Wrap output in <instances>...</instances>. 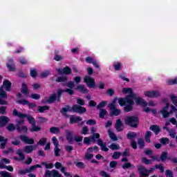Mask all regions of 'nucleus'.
I'll list each match as a JSON object with an SVG mask.
<instances>
[{"label": "nucleus", "mask_w": 177, "mask_h": 177, "mask_svg": "<svg viewBox=\"0 0 177 177\" xmlns=\"http://www.w3.org/2000/svg\"><path fill=\"white\" fill-rule=\"evenodd\" d=\"M122 93H123L124 95H128L125 98H118V102L121 106H125L124 107V111H126L127 113H129V111H132L133 109V106L135 104L133 97L136 94L133 93V91L131 88H124L122 90Z\"/></svg>", "instance_id": "nucleus-1"}, {"label": "nucleus", "mask_w": 177, "mask_h": 177, "mask_svg": "<svg viewBox=\"0 0 177 177\" xmlns=\"http://www.w3.org/2000/svg\"><path fill=\"white\" fill-rule=\"evenodd\" d=\"M10 88H12V82L8 80H4L2 86L0 88V104H8V102L5 100L8 98L5 91L10 92ZM3 89H5V91H3Z\"/></svg>", "instance_id": "nucleus-2"}, {"label": "nucleus", "mask_w": 177, "mask_h": 177, "mask_svg": "<svg viewBox=\"0 0 177 177\" xmlns=\"http://www.w3.org/2000/svg\"><path fill=\"white\" fill-rule=\"evenodd\" d=\"M67 111H73L74 113L82 114L83 113L86 112V109L79 105H73L72 109H70V106H66L65 108H62V109L61 110V113H62L64 115H66V113H67Z\"/></svg>", "instance_id": "nucleus-3"}, {"label": "nucleus", "mask_w": 177, "mask_h": 177, "mask_svg": "<svg viewBox=\"0 0 177 177\" xmlns=\"http://www.w3.org/2000/svg\"><path fill=\"white\" fill-rule=\"evenodd\" d=\"M12 115H14L15 117H18L19 118H27L29 124H30V125H35V119L32 117V116H28L27 115V114L26 113H23L21 112L17 111V110H14L12 112Z\"/></svg>", "instance_id": "nucleus-4"}, {"label": "nucleus", "mask_w": 177, "mask_h": 177, "mask_svg": "<svg viewBox=\"0 0 177 177\" xmlns=\"http://www.w3.org/2000/svg\"><path fill=\"white\" fill-rule=\"evenodd\" d=\"M124 124L136 128V127H138V124H139V119L134 116H126L124 118Z\"/></svg>", "instance_id": "nucleus-5"}, {"label": "nucleus", "mask_w": 177, "mask_h": 177, "mask_svg": "<svg viewBox=\"0 0 177 177\" xmlns=\"http://www.w3.org/2000/svg\"><path fill=\"white\" fill-rule=\"evenodd\" d=\"M99 138H100V134L99 133H93V136L91 137H85L84 138V145H89L91 143H96V139L99 140Z\"/></svg>", "instance_id": "nucleus-6"}, {"label": "nucleus", "mask_w": 177, "mask_h": 177, "mask_svg": "<svg viewBox=\"0 0 177 177\" xmlns=\"http://www.w3.org/2000/svg\"><path fill=\"white\" fill-rule=\"evenodd\" d=\"M55 100H57L58 102H60V97H59V95L57 94H53L50 97H44V99H43L41 100V103H53L55 102Z\"/></svg>", "instance_id": "nucleus-7"}, {"label": "nucleus", "mask_w": 177, "mask_h": 177, "mask_svg": "<svg viewBox=\"0 0 177 177\" xmlns=\"http://www.w3.org/2000/svg\"><path fill=\"white\" fill-rule=\"evenodd\" d=\"M165 106L162 108L160 111V114H162L163 118H168L171 113L168 112V109L169 108V103L167 100H164Z\"/></svg>", "instance_id": "nucleus-8"}, {"label": "nucleus", "mask_w": 177, "mask_h": 177, "mask_svg": "<svg viewBox=\"0 0 177 177\" xmlns=\"http://www.w3.org/2000/svg\"><path fill=\"white\" fill-rule=\"evenodd\" d=\"M138 171H139L140 177H147V176H149V174H150V172H153V171H154V169L151 168V169L147 170L144 167L139 166Z\"/></svg>", "instance_id": "nucleus-9"}, {"label": "nucleus", "mask_w": 177, "mask_h": 177, "mask_svg": "<svg viewBox=\"0 0 177 177\" xmlns=\"http://www.w3.org/2000/svg\"><path fill=\"white\" fill-rule=\"evenodd\" d=\"M37 168H41V167L39 165H33L27 169H20L19 171V173L20 175H26V174H30V172H32V171H35Z\"/></svg>", "instance_id": "nucleus-10"}, {"label": "nucleus", "mask_w": 177, "mask_h": 177, "mask_svg": "<svg viewBox=\"0 0 177 177\" xmlns=\"http://www.w3.org/2000/svg\"><path fill=\"white\" fill-rule=\"evenodd\" d=\"M133 100L136 102V104H139L140 106H142V107H146L147 106V102H146V100L143 99L142 97L136 95L133 98Z\"/></svg>", "instance_id": "nucleus-11"}, {"label": "nucleus", "mask_w": 177, "mask_h": 177, "mask_svg": "<svg viewBox=\"0 0 177 177\" xmlns=\"http://www.w3.org/2000/svg\"><path fill=\"white\" fill-rule=\"evenodd\" d=\"M21 124H24V120H21L19 121H17L16 129L18 132H27L28 131V128L26 126H23Z\"/></svg>", "instance_id": "nucleus-12"}, {"label": "nucleus", "mask_w": 177, "mask_h": 177, "mask_svg": "<svg viewBox=\"0 0 177 177\" xmlns=\"http://www.w3.org/2000/svg\"><path fill=\"white\" fill-rule=\"evenodd\" d=\"M84 82H86L88 88L96 87V84L95 83V79L92 78L91 76H86L84 77Z\"/></svg>", "instance_id": "nucleus-13"}, {"label": "nucleus", "mask_w": 177, "mask_h": 177, "mask_svg": "<svg viewBox=\"0 0 177 177\" xmlns=\"http://www.w3.org/2000/svg\"><path fill=\"white\" fill-rule=\"evenodd\" d=\"M144 95L146 97H150L153 99V97H158L160 93L158 91H145Z\"/></svg>", "instance_id": "nucleus-14"}, {"label": "nucleus", "mask_w": 177, "mask_h": 177, "mask_svg": "<svg viewBox=\"0 0 177 177\" xmlns=\"http://www.w3.org/2000/svg\"><path fill=\"white\" fill-rule=\"evenodd\" d=\"M45 176L46 177H62V174L57 171V170L53 169L52 171L50 170H46L45 172Z\"/></svg>", "instance_id": "nucleus-15"}, {"label": "nucleus", "mask_w": 177, "mask_h": 177, "mask_svg": "<svg viewBox=\"0 0 177 177\" xmlns=\"http://www.w3.org/2000/svg\"><path fill=\"white\" fill-rule=\"evenodd\" d=\"M20 139L22 142L26 143L27 145H34L35 143L34 139L30 138L27 137V136H21Z\"/></svg>", "instance_id": "nucleus-16"}, {"label": "nucleus", "mask_w": 177, "mask_h": 177, "mask_svg": "<svg viewBox=\"0 0 177 177\" xmlns=\"http://www.w3.org/2000/svg\"><path fill=\"white\" fill-rule=\"evenodd\" d=\"M20 139L22 142L26 143L27 145H34L35 143L34 139L30 138L27 137V136H21Z\"/></svg>", "instance_id": "nucleus-17"}, {"label": "nucleus", "mask_w": 177, "mask_h": 177, "mask_svg": "<svg viewBox=\"0 0 177 177\" xmlns=\"http://www.w3.org/2000/svg\"><path fill=\"white\" fill-rule=\"evenodd\" d=\"M57 71L58 74H59V75H62V74H66V75L71 74V68H70V67H68V66H66L63 69L58 68V69H57Z\"/></svg>", "instance_id": "nucleus-18"}, {"label": "nucleus", "mask_w": 177, "mask_h": 177, "mask_svg": "<svg viewBox=\"0 0 177 177\" xmlns=\"http://www.w3.org/2000/svg\"><path fill=\"white\" fill-rule=\"evenodd\" d=\"M64 92H67L68 95H73L74 94V91L70 88H67L66 90H62V89H58L57 90V95L58 97H60L62 95H63Z\"/></svg>", "instance_id": "nucleus-19"}, {"label": "nucleus", "mask_w": 177, "mask_h": 177, "mask_svg": "<svg viewBox=\"0 0 177 177\" xmlns=\"http://www.w3.org/2000/svg\"><path fill=\"white\" fill-rule=\"evenodd\" d=\"M97 145L100 146L101 150L102 151H109V148H107V145H106V143H104V142L99 138L97 140Z\"/></svg>", "instance_id": "nucleus-20"}, {"label": "nucleus", "mask_w": 177, "mask_h": 177, "mask_svg": "<svg viewBox=\"0 0 177 177\" xmlns=\"http://www.w3.org/2000/svg\"><path fill=\"white\" fill-rule=\"evenodd\" d=\"M21 93H24L25 96H28L30 95V90H28V87H27V84L23 83L21 86Z\"/></svg>", "instance_id": "nucleus-21"}, {"label": "nucleus", "mask_w": 177, "mask_h": 177, "mask_svg": "<svg viewBox=\"0 0 177 177\" xmlns=\"http://www.w3.org/2000/svg\"><path fill=\"white\" fill-rule=\"evenodd\" d=\"M115 129L118 131V132H121L124 129V124L121 122V120L118 119L116 120Z\"/></svg>", "instance_id": "nucleus-22"}, {"label": "nucleus", "mask_w": 177, "mask_h": 177, "mask_svg": "<svg viewBox=\"0 0 177 177\" xmlns=\"http://www.w3.org/2000/svg\"><path fill=\"white\" fill-rule=\"evenodd\" d=\"M80 121H82V118L80 116H76V117H75L74 115L70 116V124L80 122Z\"/></svg>", "instance_id": "nucleus-23"}, {"label": "nucleus", "mask_w": 177, "mask_h": 177, "mask_svg": "<svg viewBox=\"0 0 177 177\" xmlns=\"http://www.w3.org/2000/svg\"><path fill=\"white\" fill-rule=\"evenodd\" d=\"M108 135H109L110 139H111V140H113V142L118 140V138H117L115 134H114V133L113 132V130H111V129H108Z\"/></svg>", "instance_id": "nucleus-24"}, {"label": "nucleus", "mask_w": 177, "mask_h": 177, "mask_svg": "<svg viewBox=\"0 0 177 177\" xmlns=\"http://www.w3.org/2000/svg\"><path fill=\"white\" fill-rule=\"evenodd\" d=\"M0 149H5L6 144L8 143V139L0 136Z\"/></svg>", "instance_id": "nucleus-25"}, {"label": "nucleus", "mask_w": 177, "mask_h": 177, "mask_svg": "<svg viewBox=\"0 0 177 177\" xmlns=\"http://www.w3.org/2000/svg\"><path fill=\"white\" fill-rule=\"evenodd\" d=\"M10 119L9 118L6 117V116H1L0 117V123L1 125H3V127H5V125H6V124H8V122H9Z\"/></svg>", "instance_id": "nucleus-26"}, {"label": "nucleus", "mask_w": 177, "mask_h": 177, "mask_svg": "<svg viewBox=\"0 0 177 177\" xmlns=\"http://www.w3.org/2000/svg\"><path fill=\"white\" fill-rule=\"evenodd\" d=\"M117 100H118V99L115 98L110 104H108V107H109L110 110L117 109Z\"/></svg>", "instance_id": "nucleus-27"}, {"label": "nucleus", "mask_w": 177, "mask_h": 177, "mask_svg": "<svg viewBox=\"0 0 177 177\" xmlns=\"http://www.w3.org/2000/svg\"><path fill=\"white\" fill-rule=\"evenodd\" d=\"M16 154L19 156L20 161H24V160L26 158V156H24V153L21 149H17L16 151Z\"/></svg>", "instance_id": "nucleus-28"}, {"label": "nucleus", "mask_w": 177, "mask_h": 177, "mask_svg": "<svg viewBox=\"0 0 177 177\" xmlns=\"http://www.w3.org/2000/svg\"><path fill=\"white\" fill-rule=\"evenodd\" d=\"M7 67L10 71H15V64H13V60L10 59L7 62Z\"/></svg>", "instance_id": "nucleus-29"}, {"label": "nucleus", "mask_w": 177, "mask_h": 177, "mask_svg": "<svg viewBox=\"0 0 177 177\" xmlns=\"http://www.w3.org/2000/svg\"><path fill=\"white\" fill-rule=\"evenodd\" d=\"M33 150H34V147L32 145L26 146L24 149V151H25V153H27V154H30V153H32Z\"/></svg>", "instance_id": "nucleus-30"}, {"label": "nucleus", "mask_w": 177, "mask_h": 177, "mask_svg": "<svg viewBox=\"0 0 177 177\" xmlns=\"http://www.w3.org/2000/svg\"><path fill=\"white\" fill-rule=\"evenodd\" d=\"M149 129L153 131L156 135H158V133H160V127L158 126L152 125L150 127Z\"/></svg>", "instance_id": "nucleus-31"}, {"label": "nucleus", "mask_w": 177, "mask_h": 177, "mask_svg": "<svg viewBox=\"0 0 177 177\" xmlns=\"http://www.w3.org/2000/svg\"><path fill=\"white\" fill-rule=\"evenodd\" d=\"M111 115H120V114H121V110L117 108L111 109Z\"/></svg>", "instance_id": "nucleus-32"}, {"label": "nucleus", "mask_w": 177, "mask_h": 177, "mask_svg": "<svg viewBox=\"0 0 177 177\" xmlns=\"http://www.w3.org/2000/svg\"><path fill=\"white\" fill-rule=\"evenodd\" d=\"M109 147L111 150H120V145L118 144L112 143Z\"/></svg>", "instance_id": "nucleus-33"}, {"label": "nucleus", "mask_w": 177, "mask_h": 177, "mask_svg": "<svg viewBox=\"0 0 177 177\" xmlns=\"http://www.w3.org/2000/svg\"><path fill=\"white\" fill-rule=\"evenodd\" d=\"M151 138V132L147 131L145 133V141L147 142V143H150V142H151V140H150Z\"/></svg>", "instance_id": "nucleus-34"}, {"label": "nucleus", "mask_w": 177, "mask_h": 177, "mask_svg": "<svg viewBox=\"0 0 177 177\" xmlns=\"http://www.w3.org/2000/svg\"><path fill=\"white\" fill-rule=\"evenodd\" d=\"M77 91H80V92H82L83 93H86L88 92V90L86 88H85V86L84 85H79L77 88Z\"/></svg>", "instance_id": "nucleus-35"}, {"label": "nucleus", "mask_w": 177, "mask_h": 177, "mask_svg": "<svg viewBox=\"0 0 177 177\" xmlns=\"http://www.w3.org/2000/svg\"><path fill=\"white\" fill-rule=\"evenodd\" d=\"M30 132H38V131H41V127L34 124L32 125V128L30 129Z\"/></svg>", "instance_id": "nucleus-36"}, {"label": "nucleus", "mask_w": 177, "mask_h": 177, "mask_svg": "<svg viewBox=\"0 0 177 177\" xmlns=\"http://www.w3.org/2000/svg\"><path fill=\"white\" fill-rule=\"evenodd\" d=\"M66 139L68 140V142H71V140H73V133L71 131H66Z\"/></svg>", "instance_id": "nucleus-37"}, {"label": "nucleus", "mask_w": 177, "mask_h": 177, "mask_svg": "<svg viewBox=\"0 0 177 177\" xmlns=\"http://www.w3.org/2000/svg\"><path fill=\"white\" fill-rule=\"evenodd\" d=\"M50 133H59L60 129L59 127H51L50 129Z\"/></svg>", "instance_id": "nucleus-38"}, {"label": "nucleus", "mask_w": 177, "mask_h": 177, "mask_svg": "<svg viewBox=\"0 0 177 177\" xmlns=\"http://www.w3.org/2000/svg\"><path fill=\"white\" fill-rule=\"evenodd\" d=\"M6 128H7L8 131H9L10 132H13V131H15V129H16V127H15V124H13L12 123L9 124Z\"/></svg>", "instance_id": "nucleus-39"}, {"label": "nucleus", "mask_w": 177, "mask_h": 177, "mask_svg": "<svg viewBox=\"0 0 177 177\" xmlns=\"http://www.w3.org/2000/svg\"><path fill=\"white\" fill-rule=\"evenodd\" d=\"M46 110H49V106H38V111H39V113H44Z\"/></svg>", "instance_id": "nucleus-40"}, {"label": "nucleus", "mask_w": 177, "mask_h": 177, "mask_svg": "<svg viewBox=\"0 0 177 177\" xmlns=\"http://www.w3.org/2000/svg\"><path fill=\"white\" fill-rule=\"evenodd\" d=\"M80 133H82V135H88V133H89V129H88V127H84L80 131Z\"/></svg>", "instance_id": "nucleus-41"}, {"label": "nucleus", "mask_w": 177, "mask_h": 177, "mask_svg": "<svg viewBox=\"0 0 177 177\" xmlns=\"http://www.w3.org/2000/svg\"><path fill=\"white\" fill-rule=\"evenodd\" d=\"M142 162H143L144 164H147V165H149L150 164H152L153 160H149L146 158H142Z\"/></svg>", "instance_id": "nucleus-42"}, {"label": "nucleus", "mask_w": 177, "mask_h": 177, "mask_svg": "<svg viewBox=\"0 0 177 177\" xmlns=\"http://www.w3.org/2000/svg\"><path fill=\"white\" fill-rule=\"evenodd\" d=\"M106 114H107V111L106 109L100 110V118H104Z\"/></svg>", "instance_id": "nucleus-43"}, {"label": "nucleus", "mask_w": 177, "mask_h": 177, "mask_svg": "<svg viewBox=\"0 0 177 177\" xmlns=\"http://www.w3.org/2000/svg\"><path fill=\"white\" fill-rule=\"evenodd\" d=\"M106 105L107 101H102L97 106V109H103V107H106Z\"/></svg>", "instance_id": "nucleus-44"}, {"label": "nucleus", "mask_w": 177, "mask_h": 177, "mask_svg": "<svg viewBox=\"0 0 177 177\" xmlns=\"http://www.w3.org/2000/svg\"><path fill=\"white\" fill-rule=\"evenodd\" d=\"M137 135L135 132H130L127 134L128 139H135L136 138Z\"/></svg>", "instance_id": "nucleus-45"}, {"label": "nucleus", "mask_w": 177, "mask_h": 177, "mask_svg": "<svg viewBox=\"0 0 177 177\" xmlns=\"http://www.w3.org/2000/svg\"><path fill=\"white\" fill-rule=\"evenodd\" d=\"M167 82L169 85H175L177 84V77L172 80H168Z\"/></svg>", "instance_id": "nucleus-46"}, {"label": "nucleus", "mask_w": 177, "mask_h": 177, "mask_svg": "<svg viewBox=\"0 0 177 177\" xmlns=\"http://www.w3.org/2000/svg\"><path fill=\"white\" fill-rule=\"evenodd\" d=\"M138 146L140 149H143V147H145V140H143V139H138Z\"/></svg>", "instance_id": "nucleus-47"}, {"label": "nucleus", "mask_w": 177, "mask_h": 177, "mask_svg": "<svg viewBox=\"0 0 177 177\" xmlns=\"http://www.w3.org/2000/svg\"><path fill=\"white\" fill-rule=\"evenodd\" d=\"M170 98L171 99L172 102L174 104V106L177 107V97L174 95H171Z\"/></svg>", "instance_id": "nucleus-48"}, {"label": "nucleus", "mask_w": 177, "mask_h": 177, "mask_svg": "<svg viewBox=\"0 0 177 177\" xmlns=\"http://www.w3.org/2000/svg\"><path fill=\"white\" fill-rule=\"evenodd\" d=\"M17 103H19V104H24V106H26L28 104V101L27 100H19L17 101Z\"/></svg>", "instance_id": "nucleus-49"}, {"label": "nucleus", "mask_w": 177, "mask_h": 177, "mask_svg": "<svg viewBox=\"0 0 177 177\" xmlns=\"http://www.w3.org/2000/svg\"><path fill=\"white\" fill-rule=\"evenodd\" d=\"M30 97H31V99H35V100H38V99H41V95L39 94L33 93L30 95Z\"/></svg>", "instance_id": "nucleus-50"}, {"label": "nucleus", "mask_w": 177, "mask_h": 177, "mask_svg": "<svg viewBox=\"0 0 177 177\" xmlns=\"http://www.w3.org/2000/svg\"><path fill=\"white\" fill-rule=\"evenodd\" d=\"M41 164L42 165H44L48 169H52V168H53V164L52 163L47 164L46 162H44Z\"/></svg>", "instance_id": "nucleus-51"}, {"label": "nucleus", "mask_w": 177, "mask_h": 177, "mask_svg": "<svg viewBox=\"0 0 177 177\" xmlns=\"http://www.w3.org/2000/svg\"><path fill=\"white\" fill-rule=\"evenodd\" d=\"M160 143H162V145H167V143H169V139L167 138H163L160 140Z\"/></svg>", "instance_id": "nucleus-52"}, {"label": "nucleus", "mask_w": 177, "mask_h": 177, "mask_svg": "<svg viewBox=\"0 0 177 177\" xmlns=\"http://www.w3.org/2000/svg\"><path fill=\"white\" fill-rule=\"evenodd\" d=\"M113 67H114L115 70L118 71V70L121 69V64L120 62H115L113 64Z\"/></svg>", "instance_id": "nucleus-53"}, {"label": "nucleus", "mask_w": 177, "mask_h": 177, "mask_svg": "<svg viewBox=\"0 0 177 177\" xmlns=\"http://www.w3.org/2000/svg\"><path fill=\"white\" fill-rule=\"evenodd\" d=\"M86 125H96V120H88L86 122Z\"/></svg>", "instance_id": "nucleus-54"}, {"label": "nucleus", "mask_w": 177, "mask_h": 177, "mask_svg": "<svg viewBox=\"0 0 177 177\" xmlns=\"http://www.w3.org/2000/svg\"><path fill=\"white\" fill-rule=\"evenodd\" d=\"M52 140L55 147H59V141H57V138H56V137H53Z\"/></svg>", "instance_id": "nucleus-55"}, {"label": "nucleus", "mask_w": 177, "mask_h": 177, "mask_svg": "<svg viewBox=\"0 0 177 177\" xmlns=\"http://www.w3.org/2000/svg\"><path fill=\"white\" fill-rule=\"evenodd\" d=\"M167 157H168V153H167V152H163L160 156V160L162 161H165L167 160Z\"/></svg>", "instance_id": "nucleus-56"}, {"label": "nucleus", "mask_w": 177, "mask_h": 177, "mask_svg": "<svg viewBox=\"0 0 177 177\" xmlns=\"http://www.w3.org/2000/svg\"><path fill=\"white\" fill-rule=\"evenodd\" d=\"M120 156H121V153H120V152H114L112 157H113V158L114 160H118V158H120Z\"/></svg>", "instance_id": "nucleus-57"}, {"label": "nucleus", "mask_w": 177, "mask_h": 177, "mask_svg": "<svg viewBox=\"0 0 177 177\" xmlns=\"http://www.w3.org/2000/svg\"><path fill=\"white\" fill-rule=\"evenodd\" d=\"M64 81H67V77H59L56 80L57 82H64Z\"/></svg>", "instance_id": "nucleus-58"}, {"label": "nucleus", "mask_w": 177, "mask_h": 177, "mask_svg": "<svg viewBox=\"0 0 177 177\" xmlns=\"http://www.w3.org/2000/svg\"><path fill=\"white\" fill-rule=\"evenodd\" d=\"M49 74H50V73H49V71H46L41 73V78H46V77H48V75H49Z\"/></svg>", "instance_id": "nucleus-59"}, {"label": "nucleus", "mask_w": 177, "mask_h": 177, "mask_svg": "<svg viewBox=\"0 0 177 177\" xmlns=\"http://www.w3.org/2000/svg\"><path fill=\"white\" fill-rule=\"evenodd\" d=\"M115 93V91H114V89L113 88H109L106 91V94L109 95V96H113Z\"/></svg>", "instance_id": "nucleus-60"}, {"label": "nucleus", "mask_w": 177, "mask_h": 177, "mask_svg": "<svg viewBox=\"0 0 177 177\" xmlns=\"http://www.w3.org/2000/svg\"><path fill=\"white\" fill-rule=\"evenodd\" d=\"M30 75L33 78L37 77V69H30Z\"/></svg>", "instance_id": "nucleus-61"}, {"label": "nucleus", "mask_w": 177, "mask_h": 177, "mask_svg": "<svg viewBox=\"0 0 177 177\" xmlns=\"http://www.w3.org/2000/svg\"><path fill=\"white\" fill-rule=\"evenodd\" d=\"M3 169H7V171H9L10 172H13V167L8 165H3Z\"/></svg>", "instance_id": "nucleus-62"}, {"label": "nucleus", "mask_w": 177, "mask_h": 177, "mask_svg": "<svg viewBox=\"0 0 177 177\" xmlns=\"http://www.w3.org/2000/svg\"><path fill=\"white\" fill-rule=\"evenodd\" d=\"M82 139L83 137L82 136H76L74 138V140H75V142H82Z\"/></svg>", "instance_id": "nucleus-63"}, {"label": "nucleus", "mask_w": 177, "mask_h": 177, "mask_svg": "<svg viewBox=\"0 0 177 177\" xmlns=\"http://www.w3.org/2000/svg\"><path fill=\"white\" fill-rule=\"evenodd\" d=\"M166 176L167 177H174V174L170 170H166Z\"/></svg>", "instance_id": "nucleus-64"}]
</instances>
